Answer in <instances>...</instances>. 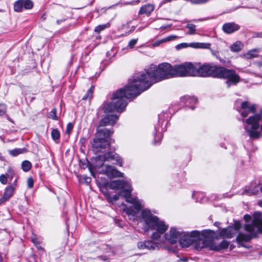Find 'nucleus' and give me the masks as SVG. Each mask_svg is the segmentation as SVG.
<instances>
[{
	"mask_svg": "<svg viewBox=\"0 0 262 262\" xmlns=\"http://www.w3.org/2000/svg\"><path fill=\"white\" fill-rule=\"evenodd\" d=\"M172 77H176L174 66L172 67L167 62L159 64L158 67L151 64L146 69V73L135 74L125 89L116 91L111 98L112 101L104 103L102 110L105 113L115 111L121 113L127 104L126 99L136 97L150 87L153 83Z\"/></svg>",
	"mask_w": 262,
	"mask_h": 262,
	"instance_id": "1",
	"label": "nucleus"
},
{
	"mask_svg": "<svg viewBox=\"0 0 262 262\" xmlns=\"http://www.w3.org/2000/svg\"><path fill=\"white\" fill-rule=\"evenodd\" d=\"M195 77L226 79L227 81L226 83L228 88L230 87L231 83L236 84L240 79L234 70L227 69L213 63L201 64L198 62H196Z\"/></svg>",
	"mask_w": 262,
	"mask_h": 262,
	"instance_id": "2",
	"label": "nucleus"
},
{
	"mask_svg": "<svg viewBox=\"0 0 262 262\" xmlns=\"http://www.w3.org/2000/svg\"><path fill=\"white\" fill-rule=\"evenodd\" d=\"M213 235L214 231L210 230H204L202 233L196 230L190 233L183 232L179 243L182 247L193 245L195 249H201L207 247L209 244L208 238H212Z\"/></svg>",
	"mask_w": 262,
	"mask_h": 262,
	"instance_id": "3",
	"label": "nucleus"
},
{
	"mask_svg": "<svg viewBox=\"0 0 262 262\" xmlns=\"http://www.w3.org/2000/svg\"><path fill=\"white\" fill-rule=\"evenodd\" d=\"M141 216L148 228L156 230L151 235L152 239L158 240L168 229V226L164 222L160 220L148 209H144L142 211Z\"/></svg>",
	"mask_w": 262,
	"mask_h": 262,
	"instance_id": "4",
	"label": "nucleus"
},
{
	"mask_svg": "<svg viewBox=\"0 0 262 262\" xmlns=\"http://www.w3.org/2000/svg\"><path fill=\"white\" fill-rule=\"evenodd\" d=\"M251 224L245 225V229L249 234L239 233L236 237L238 244L244 246L243 242H248L252 238L255 237L259 233L262 234V217L259 212H255L253 215Z\"/></svg>",
	"mask_w": 262,
	"mask_h": 262,
	"instance_id": "5",
	"label": "nucleus"
},
{
	"mask_svg": "<svg viewBox=\"0 0 262 262\" xmlns=\"http://www.w3.org/2000/svg\"><path fill=\"white\" fill-rule=\"evenodd\" d=\"M262 121V110L259 114H256L250 116L243 122L246 123L244 125L245 131L249 134L250 138L257 139L261 137V134L257 129L260 127V122Z\"/></svg>",
	"mask_w": 262,
	"mask_h": 262,
	"instance_id": "6",
	"label": "nucleus"
},
{
	"mask_svg": "<svg viewBox=\"0 0 262 262\" xmlns=\"http://www.w3.org/2000/svg\"><path fill=\"white\" fill-rule=\"evenodd\" d=\"M112 134V132L106 128H100V127H97V136L93 140V147L97 151H100L102 149L108 148L110 143L107 139Z\"/></svg>",
	"mask_w": 262,
	"mask_h": 262,
	"instance_id": "7",
	"label": "nucleus"
},
{
	"mask_svg": "<svg viewBox=\"0 0 262 262\" xmlns=\"http://www.w3.org/2000/svg\"><path fill=\"white\" fill-rule=\"evenodd\" d=\"M133 189H125L121 190L117 194L109 196L108 200L111 202H116L119 199L120 195L123 196L126 201L134 205V207L137 211L141 209L143 207L142 201L139 200L137 198L132 197V191Z\"/></svg>",
	"mask_w": 262,
	"mask_h": 262,
	"instance_id": "8",
	"label": "nucleus"
},
{
	"mask_svg": "<svg viewBox=\"0 0 262 262\" xmlns=\"http://www.w3.org/2000/svg\"><path fill=\"white\" fill-rule=\"evenodd\" d=\"M176 77H195L196 62H185L174 66Z\"/></svg>",
	"mask_w": 262,
	"mask_h": 262,
	"instance_id": "9",
	"label": "nucleus"
},
{
	"mask_svg": "<svg viewBox=\"0 0 262 262\" xmlns=\"http://www.w3.org/2000/svg\"><path fill=\"white\" fill-rule=\"evenodd\" d=\"M96 160L97 161H101L102 162L100 166L103 165L105 161H110L113 162L115 164L118 165L120 166L122 165V161L118 154L113 152H108L104 155L98 156L96 157Z\"/></svg>",
	"mask_w": 262,
	"mask_h": 262,
	"instance_id": "10",
	"label": "nucleus"
},
{
	"mask_svg": "<svg viewBox=\"0 0 262 262\" xmlns=\"http://www.w3.org/2000/svg\"><path fill=\"white\" fill-rule=\"evenodd\" d=\"M182 234L183 232L178 230L175 228L171 227L169 231L165 234L164 242L171 244H176L178 241L180 242V239Z\"/></svg>",
	"mask_w": 262,
	"mask_h": 262,
	"instance_id": "11",
	"label": "nucleus"
},
{
	"mask_svg": "<svg viewBox=\"0 0 262 262\" xmlns=\"http://www.w3.org/2000/svg\"><path fill=\"white\" fill-rule=\"evenodd\" d=\"M243 117H246L250 113L256 112V105L248 101H244L241 103L240 110L238 111Z\"/></svg>",
	"mask_w": 262,
	"mask_h": 262,
	"instance_id": "12",
	"label": "nucleus"
},
{
	"mask_svg": "<svg viewBox=\"0 0 262 262\" xmlns=\"http://www.w3.org/2000/svg\"><path fill=\"white\" fill-rule=\"evenodd\" d=\"M211 46L210 43H203V42H191L190 43H181L178 44L176 48L177 50H180L183 48H186L187 47H191L195 49H209Z\"/></svg>",
	"mask_w": 262,
	"mask_h": 262,
	"instance_id": "13",
	"label": "nucleus"
},
{
	"mask_svg": "<svg viewBox=\"0 0 262 262\" xmlns=\"http://www.w3.org/2000/svg\"><path fill=\"white\" fill-rule=\"evenodd\" d=\"M110 188L112 189H122V190L125 189H132L130 183L124 180H115L112 181L110 184Z\"/></svg>",
	"mask_w": 262,
	"mask_h": 262,
	"instance_id": "14",
	"label": "nucleus"
},
{
	"mask_svg": "<svg viewBox=\"0 0 262 262\" xmlns=\"http://www.w3.org/2000/svg\"><path fill=\"white\" fill-rule=\"evenodd\" d=\"M103 173L110 178L121 177L123 173L117 170L114 166L106 165L105 169L102 170Z\"/></svg>",
	"mask_w": 262,
	"mask_h": 262,
	"instance_id": "15",
	"label": "nucleus"
},
{
	"mask_svg": "<svg viewBox=\"0 0 262 262\" xmlns=\"http://www.w3.org/2000/svg\"><path fill=\"white\" fill-rule=\"evenodd\" d=\"M215 235V233L214 232V235L212 238H208V241L209 242V245L207 246L209 247L210 249L215 251H220L224 249L227 248L229 243L228 242L226 241H223L219 245H216L213 243H212V239L214 237Z\"/></svg>",
	"mask_w": 262,
	"mask_h": 262,
	"instance_id": "16",
	"label": "nucleus"
},
{
	"mask_svg": "<svg viewBox=\"0 0 262 262\" xmlns=\"http://www.w3.org/2000/svg\"><path fill=\"white\" fill-rule=\"evenodd\" d=\"M119 117L117 115H107L102 119L100 122V125L98 127L101 128L102 126L106 125H114L118 120Z\"/></svg>",
	"mask_w": 262,
	"mask_h": 262,
	"instance_id": "17",
	"label": "nucleus"
},
{
	"mask_svg": "<svg viewBox=\"0 0 262 262\" xmlns=\"http://www.w3.org/2000/svg\"><path fill=\"white\" fill-rule=\"evenodd\" d=\"M137 247L140 250H155L158 247V245L154 242L148 240L145 242H138Z\"/></svg>",
	"mask_w": 262,
	"mask_h": 262,
	"instance_id": "18",
	"label": "nucleus"
},
{
	"mask_svg": "<svg viewBox=\"0 0 262 262\" xmlns=\"http://www.w3.org/2000/svg\"><path fill=\"white\" fill-rule=\"evenodd\" d=\"M240 27L235 23H228L223 26V30L227 34H231L238 30Z\"/></svg>",
	"mask_w": 262,
	"mask_h": 262,
	"instance_id": "19",
	"label": "nucleus"
},
{
	"mask_svg": "<svg viewBox=\"0 0 262 262\" xmlns=\"http://www.w3.org/2000/svg\"><path fill=\"white\" fill-rule=\"evenodd\" d=\"M15 185L16 184L14 185H10L5 189L3 196L0 199V204L9 200V199L12 196Z\"/></svg>",
	"mask_w": 262,
	"mask_h": 262,
	"instance_id": "20",
	"label": "nucleus"
},
{
	"mask_svg": "<svg viewBox=\"0 0 262 262\" xmlns=\"http://www.w3.org/2000/svg\"><path fill=\"white\" fill-rule=\"evenodd\" d=\"M236 233L235 229L231 226H230L226 228L222 229L220 231V235L223 238H231Z\"/></svg>",
	"mask_w": 262,
	"mask_h": 262,
	"instance_id": "21",
	"label": "nucleus"
},
{
	"mask_svg": "<svg viewBox=\"0 0 262 262\" xmlns=\"http://www.w3.org/2000/svg\"><path fill=\"white\" fill-rule=\"evenodd\" d=\"M155 9V6L153 4H146L141 7L138 14L139 15L146 14L149 16Z\"/></svg>",
	"mask_w": 262,
	"mask_h": 262,
	"instance_id": "22",
	"label": "nucleus"
},
{
	"mask_svg": "<svg viewBox=\"0 0 262 262\" xmlns=\"http://www.w3.org/2000/svg\"><path fill=\"white\" fill-rule=\"evenodd\" d=\"M259 191V187L256 184H251L248 187H246L242 194H247L249 195L256 194Z\"/></svg>",
	"mask_w": 262,
	"mask_h": 262,
	"instance_id": "23",
	"label": "nucleus"
},
{
	"mask_svg": "<svg viewBox=\"0 0 262 262\" xmlns=\"http://www.w3.org/2000/svg\"><path fill=\"white\" fill-rule=\"evenodd\" d=\"M13 171L11 169H9L8 172L6 174H2L0 176V182L3 184H6L7 183L8 178H13Z\"/></svg>",
	"mask_w": 262,
	"mask_h": 262,
	"instance_id": "24",
	"label": "nucleus"
},
{
	"mask_svg": "<svg viewBox=\"0 0 262 262\" xmlns=\"http://www.w3.org/2000/svg\"><path fill=\"white\" fill-rule=\"evenodd\" d=\"M244 47L243 43L240 41H237L230 46V50L234 52L240 51Z\"/></svg>",
	"mask_w": 262,
	"mask_h": 262,
	"instance_id": "25",
	"label": "nucleus"
},
{
	"mask_svg": "<svg viewBox=\"0 0 262 262\" xmlns=\"http://www.w3.org/2000/svg\"><path fill=\"white\" fill-rule=\"evenodd\" d=\"M259 50L258 49H254L249 51L246 54L244 55L245 57L247 59H251L257 57L258 53Z\"/></svg>",
	"mask_w": 262,
	"mask_h": 262,
	"instance_id": "26",
	"label": "nucleus"
},
{
	"mask_svg": "<svg viewBox=\"0 0 262 262\" xmlns=\"http://www.w3.org/2000/svg\"><path fill=\"white\" fill-rule=\"evenodd\" d=\"M26 149L25 148H16L13 150H9V153L11 155L13 156H16L19 154L24 153L26 152Z\"/></svg>",
	"mask_w": 262,
	"mask_h": 262,
	"instance_id": "27",
	"label": "nucleus"
},
{
	"mask_svg": "<svg viewBox=\"0 0 262 262\" xmlns=\"http://www.w3.org/2000/svg\"><path fill=\"white\" fill-rule=\"evenodd\" d=\"M51 136L52 139L56 142H59L60 134L57 129H54L52 130L51 133Z\"/></svg>",
	"mask_w": 262,
	"mask_h": 262,
	"instance_id": "28",
	"label": "nucleus"
},
{
	"mask_svg": "<svg viewBox=\"0 0 262 262\" xmlns=\"http://www.w3.org/2000/svg\"><path fill=\"white\" fill-rule=\"evenodd\" d=\"M23 8L22 0L17 1L14 5V10L16 12H20Z\"/></svg>",
	"mask_w": 262,
	"mask_h": 262,
	"instance_id": "29",
	"label": "nucleus"
},
{
	"mask_svg": "<svg viewBox=\"0 0 262 262\" xmlns=\"http://www.w3.org/2000/svg\"><path fill=\"white\" fill-rule=\"evenodd\" d=\"M186 27L189 30V32L187 33L190 35H193L196 33V26L192 24H188Z\"/></svg>",
	"mask_w": 262,
	"mask_h": 262,
	"instance_id": "30",
	"label": "nucleus"
},
{
	"mask_svg": "<svg viewBox=\"0 0 262 262\" xmlns=\"http://www.w3.org/2000/svg\"><path fill=\"white\" fill-rule=\"evenodd\" d=\"M23 7L26 9H30L32 8L33 4L30 0H22Z\"/></svg>",
	"mask_w": 262,
	"mask_h": 262,
	"instance_id": "31",
	"label": "nucleus"
},
{
	"mask_svg": "<svg viewBox=\"0 0 262 262\" xmlns=\"http://www.w3.org/2000/svg\"><path fill=\"white\" fill-rule=\"evenodd\" d=\"M22 168L25 171H28L31 168V163L28 161H25L21 164Z\"/></svg>",
	"mask_w": 262,
	"mask_h": 262,
	"instance_id": "32",
	"label": "nucleus"
},
{
	"mask_svg": "<svg viewBox=\"0 0 262 262\" xmlns=\"http://www.w3.org/2000/svg\"><path fill=\"white\" fill-rule=\"evenodd\" d=\"M94 89V86H92L88 90L87 93L83 96V99L86 100L91 98L92 97Z\"/></svg>",
	"mask_w": 262,
	"mask_h": 262,
	"instance_id": "33",
	"label": "nucleus"
},
{
	"mask_svg": "<svg viewBox=\"0 0 262 262\" xmlns=\"http://www.w3.org/2000/svg\"><path fill=\"white\" fill-rule=\"evenodd\" d=\"M94 89V86H92L88 90L87 93L83 96V99L86 100L91 98L92 97Z\"/></svg>",
	"mask_w": 262,
	"mask_h": 262,
	"instance_id": "34",
	"label": "nucleus"
},
{
	"mask_svg": "<svg viewBox=\"0 0 262 262\" xmlns=\"http://www.w3.org/2000/svg\"><path fill=\"white\" fill-rule=\"evenodd\" d=\"M94 89V86H92L88 90L87 93L83 96V99L86 100L91 98L92 97Z\"/></svg>",
	"mask_w": 262,
	"mask_h": 262,
	"instance_id": "35",
	"label": "nucleus"
},
{
	"mask_svg": "<svg viewBox=\"0 0 262 262\" xmlns=\"http://www.w3.org/2000/svg\"><path fill=\"white\" fill-rule=\"evenodd\" d=\"M94 89V86H92L88 90L87 93L83 96V99L86 100L91 98L92 97Z\"/></svg>",
	"mask_w": 262,
	"mask_h": 262,
	"instance_id": "36",
	"label": "nucleus"
},
{
	"mask_svg": "<svg viewBox=\"0 0 262 262\" xmlns=\"http://www.w3.org/2000/svg\"><path fill=\"white\" fill-rule=\"evenodd\" d=\"M109 26H110L109 24L99 25V26H97L95 28L94 30L96 32L99 33L100 31L104 30L105 29L107 28Z\"/></svg>",
	"mask_w": 262,
	"mask_h": 262,
	"instance_id": "37",
	"label": "nucleus"
},
{
	"mask_svg": "<svg viewBox=\"0 0 262 262\" xmlns=\"http://www.w3.org/2000/svg\"><path fill=\"white\" fill-rule=\"evenodd\" d=\"M57 110L56 108H53L49 114V117L52 119L53 120H58V117L56 115Z\"/></svg>",
	"mask_w": 262,
	"mask_h": 262,
	"instance_id": "38",
	"label": "nucleus"
},
{
	"mask_svg": "<svg viewBox=\"0 0 262 262\" xmlns=\"http://www.w3.org/2000/svg\"><path fill=\"white\" fill-rule=\"evenodd\" d=\"M184 99H186V103H196L198 102V99L194 97H187L184 98Z\"/></svg>",
	"mask_w": 262,
	"mask_h": 262,
	"instance_id": "39",
	"label": "nucleus"
},
{
	"mask_svg": "<svg viewBox=\"0 0 262 262\" xmlns=\"http://www.w3.org/2000/svg\"><path fill=\"white\" fill-rule=\"evenodd\" d=\"M177 38H178L177 36L174 35H171L168 36L162 39V42H166L170 41L173 40Z\"/></svg>",
	"mask_w": 262,
	"mask_h": 262,
	"instance_id": "40",
	"label": "nucleus"
},
{
	"mask_svg": "<svg viewBox=\"0 0 262 262\" xmlns=\"http://www.w3.org/2000/svg\"><path fill=\"white\" fill-rule=\"evenodd\" d=\"M80 180L82 183H86V184H89L91 181V178L86 176H82Z\"/></svg>",
	"mask_w": 262,
	"mask_h": 262,
	"instance_id": "41",
	"label": "nucleus"
},
{
	"mask_svg": "<svg viewBox=\"0 0 262 262\" xmlns=\"http://www.w3.org/2000/svg\"><path fill=\"white\" fill-rule=\"evenodd\" d=\"M124 210L129 215H132L133 216H135L137 213V212L135 210H134L128 207H126L125 208H124Z\"/></svg>",
	"mask_w": 262,
	"mask_h": 262,
	"instance_id": "42",
	"label": "nucleus"
},
{
	"mask_svg": "<svg viewBox=\"0 0 262 262\" xmlns=\"http://www.w3.org/2000/svg\"><path fill=\"white\" fill-rule=\"evenodd\" d=\"M7 110L6 105L3 103H0V116L4 115Z\"/></svg>",
	"mask_w": 262,
	"mask_h": 262,
	"instance_id": "43",
	"label": "nucleus"
},
{
	"mask_svg": "<svg viewBox=\"0 0 262 262\" xmlns=\"http://www.w3.org/2000/svg\"><path fill=\"white\" fill-rule=\"evenodd\" d=\"M73 126H74V125L73 123H72L71 122L69 123L67 126L66 133L67 134L70 135L73 128Z\"/></svg>",
	"mask_w": 262,
	"mask_h": 262,
	"instance_id": "44",
	"label": "nucleus"
},
{
	"mask_svg": "<svg viewBox=\"0 0 262 262\" xmlns=\"http://www.w3.org/2000/svg\"><path fill=\"white\" fill-rule=\"evenodd\" d=\"M34 180L31 177H29L27 179V186L29 188H32L33 187Z\"/></svg>",
	"mask_w": 262,
	"mask_h": 262,
	"instance_id": "45",
	"label": "nucleus"
},
{
	"mask_svg": "<svg viewBox=\"0 0 262 262\" xmlns=\"http://www.w3.org/2000/svg\"><path fill=\"white\" fill-rule=\"evenodd\" d=\"M232 227L234 229H235V232L236 233L237 230H239L241 227V224L239 222L235 221Z\"/></svg>",
	"mask_w": 262,
	"mask_h": 262,
	"instance_id": "46",
	"label": "nucleus"
},
{
	"mask_svg": "<svg viewBox=\"0 0 262 262\" xmlns=\"http://www.w3.org/2000/svg\"><path fill=\"white\" fill-rule=\"evenodd\" d=\"M138 39H133L130 40L128 43V47L130 48H133L134 46L137 43Z\"/></svg>",
	"mask_w": 262,
	"mask_h": 262,
	"instance_id": "47",
	"label": "nucleus"
},
{
	"mask_svg": "<svg viewBox=\"0 0 262 262\" xmlns=\"http://www.w3.org/2000/svg\"><path fill=\"white\" fill-rule=\"evenodd\" d=\"M209 0H191V3L194 4H201L207 3Z\"/></svg>",
	"mask_w": 262,
	"mask_h": 262,
	"instance_id": "48",
	"label": "nucleus"
},
{
	"mask_svg": "<svg viewBox=\"0 0 262 262\" xmlns=\"http://www.w3.org/2000/svg\"><path fill=\"white\" fill-rule=\"evenodd\" d=\"M253 37L262 38V32L254 33Z\"/></svg>",
	"mask_w": 262,
	"mask_h": 262,
	"instance_id": "49",
	"label": "nucleus"
},
{
	"mask_svg": "<svg viewBox=\"0 0 262 262\" xmlns=\"http://www.w3.org/2000/svg\"><path fill=\"white\" fill-rule=\"evenodd\" d=\"M140 2V0H136V1H133L130 2H129L128 4L130 5H136L138 4Z\"/></svg>",
	"mask_w": 262,
	"mask_h": 262,
	"instance_id": "50",
	"label": "nucleus"
},
{
	"mask_svg": "<svg viewBox=\"0 0 262 262\" xmlns=\"http://www.w3.org/2000/svg\"><path fill=\"white\" fill-rule=\"evenodd\" d=\"M251 216H250V215H249L247 214V215H245L244 216V219H245V220L247 222H249L250 220H251Z\"/></svg>",
	"mask_w": 262,
	"mask_h": 262,
	"instance_id": "51",
	"label": "nucleus"
},
{
	"mask_svg": "<svg viewBox=\"0 0 262 262\" xmlns=\"http://www.w3.org/2000/svg\"><path fill=\"white\" fill-rule=\"evenodd\" d=\"M164 42H162V39L159 40V41H157L156 42H155L154 43V46H159L161 43H164Z\"/></svg>",
	"mask_w": 262,
	"mask_h": 262,
	"instance_id": "52",
	"label": "nucleus"
},
{
	"mask_svg": "<svg viewBox=\"0 0 262 262\" xmlns=\"http://www.w3.org/2000/svg\"><path fill=\"white\" fill-rule=\"evenodd\" d=\"M64 20H65L64 19H59V20H57L56 21V23L57 24H60L61 23L64 21Z\"/></svg>",
	"mask_w": 262,
	"mask_h": 262,
	"instance_id": "53",
	"label": "nucleus"
},
{
	"mask_svg": "<svg viewBox=\"0 0 262 262\" xmlns=\"http://www.w3.org/2000/svg\"><path fill=\"white\" fill-rule=\"evenodd\" d=\"M99 258L102 259H103V260H107L108 259V258L106 256H103V257L101 256Z\"/></svg>",
	"mask_w": 262,
	"mask_h": 262,
	"instance_id": "54",
	"label": "nucleus"
},
{
	"mask_svg": "<svg viewBox=\"0 0 262 262\" xmlns=\"http://www.w3.org/2000/svg\"><path fill=\"white\" fill-rule=\"evenodd\" d=\"M258 205L260 206V207H262V200L261 201H260L258 202Z\"/></svg>",
	"mask_w": 262,
	"mask_h": 262,
	"instance_id": "55",
	"label": "nucleus"
},
{
	"mask_svg": "<svg viewBox=\"0 0 262 262\" xmlns=\"http://www.w3.org/2000/svg\"><path fill=\"white\" fill-rule=\"evenodd\" d=\"M89 169L90 172H91V173L92 174V167L91 166H89Z\"/></svg>",
	"mask_w": 262,
	"mask_h": 262,
	"instance_id": "56",
	"label": "nucleus"
},
{
	"mask_svg": "<svg viewBox=\"0 0 262 262\" xmlns=\"http://www.w3.org/2000/svg\"><path fill=\"white\" fill-rule=\"evenodd\" d=\"M260 190H261V192L262 193V186L260 188Z\"/></svg>",
	"mask_w": 262,
	"mask_h": 262,
	"instance_id": "57",
	"label": "nucleus"
},
{
	"mask_svg": "<svg viewBox=\"0 0 262 262\" xmlns=\"http://www.w3.org/2000/svg\"><path fill=\"white\" fill-rule=\"evenodd\" d=\"M191 109L192 110H193L194 109V107H191Z\"/></svg>",
	"mask_w": 262,
	"mask_h": 262,
	"instance_id": "58",
	"label": "nucleus"
},
{
	"mask_svg": "<svg viewBox=\"0 0 262 262\" xmlns=\"http://www.w3.org/2000/svg\"><path fill=\"white\" fill-rule=\"evenodd\" d=\"M261 130H262V124H261Z\"/></svg>",
	"mask_w": 262,
	"mask_h": 262,
	"instance_id": "59",
	"label": "nucleus"
},
{
	"mask_svg": "<svg viewBox=\"0 0 262 262\" xmlns=\"http://www.w3.org/2000/svg\"><path fill=\"white\" fill-rule=\"evenodd\" d=\"M1 260V257L0 256V260Z\"/></svg>",
	"mask_w": 262,
	"mask_h": 262,
	"instance_id": "60",
	"label": "nucleus"
}]
</instances>
